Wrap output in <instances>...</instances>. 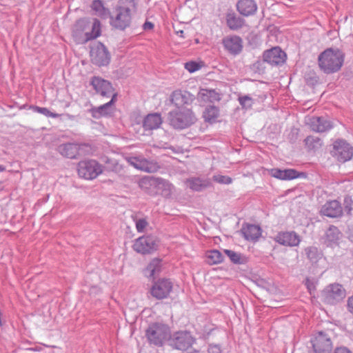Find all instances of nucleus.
Here are the masks:
<instances>
[{"label": "nucleus", "instance_id": "3", "mask_svg": "<svg viewBox=\"0 0 353 353\" xmlns=\"http://www.w3.org/2000/svg\"><path fill=\"white\" fill-rule=\"evenodd\" d=\"M145 336L150 343L157 346H162L171 336L170 330L163 323H154L149 325Z\"/></svg>", "mask_w": 353, "mask_h": 353}, {"label": "nucleus", "instance_id": "49", "mask_svg": "<svg viewBox=\"0 0 353 353\" xmlns=\"http://www.w3.org/2000/svg\"><path fill=\"white\" fill-rule=\"evenodd\" d=\"M347 307L348 310L353 314V296L348 299Z\"/></svg>", "mask_w": 353, "mask_h": 353}, {"label": "nucleus", "instance_id": "23", "mask_svg": "<svg viewBox=\"0 0 353 353\" xmlns=\"http://www.w3.org/2000/svg\"><path fill=\"white\" fill-rule=\"evenodd\" d=\"M162 268V261L158 258H154L150 261L147 267L143 270V274L149 279L154 280L159 275Z\"/></svg>", "mask_w": 353, "mask_h": 353}, {"label": "nucleus", "instance_id": "45", "mask_svg": "<svg viewBox=\"0 0 353 353\" xmlns=\"http://www.w3.org/2000/svg\"><path fill=\"white\" fill-rule=\"evenodd\" d=\"M305 144L307 145L309 147L311 146L312 144H314L312 145V148H314L315 146L318 145H321V140L320 139L312 136L307 137L305 140Z\"/></svg>", "mask_w": 353, "mask_h": 353}, {"label": "nucleus", "instance_id": "32", "mask_svg": "<svg viewBox=\"0 0 353 353\" xmlns=\"http://www.w3.org/2000/svg\"><path fill=\"white\" fill-rule=\"evenodd\" d=\"M219 116V110L214 105L207 107L203 112V118L205 121L213 123L216 122Z\"/></svg>", "mask_w": 353, "mask_h": 353}, {"label": "nucleus", "instance_id": "4", "mask_svg": "<svg viewBox=\"0 0 353 353\" xmlns=\"http://www.w3.org/2000/svg\"><path fill=\"white\" fill-rule=\"evenodd\" d=\"M345 296V290L339 283L330 284L321 292L323 301L330 305H335L341 302Z\"/></svg>", "mask_w": 353, "mask_h": 353}, {"label": "nucleus", "instance_id": "26", "mask_svg": "<svg viewBox=\"0 0 353 353\" xmlns=\"http://www.w3.org/2000/svg\"><path fill=\"white\" fill-rule=\"evenodd\" d=\"M341 236L339 230L336 227L331 225L325 233L324 243L330 247L336 246L339 244Z\"/></svg>", "mask_w": 353, "mask_h": 353}, {"label": "nucleus", "instance_id": "31", "mask_svg": "<svg viewBox=\"0 0 353 353\" xmlns=\"http://www.w3.org/2000/svg\"><path fill=\"white\" fill-rule=\"evenodd\" d=\"M91 8L95 12V14L102 19H106L110 14L109 9L105 8L101 0L93 1Z\"/></svg>", "mask_w": 353, "mask_h": 353}, {"label": "nucleus", "instance_id": "43", "mask_svg": "<svg viewBox=\"0 0 353 353\" xmlns=\"http://www.w3.org/2000/svg\"><path fill=\"white\" fill-rule=\"evenodd\" d=\"M184 67L190 73H193L201 68V65L196 61L187 62Z\"/></svg>", "mask_w": 353, "mask_h": 353}, {"label": "nucleus", "instance_id": "14", "mask_svg": "<svg viewBox=\"0 0 353 353\" xmlns=\"http://www.w3.org/2000/svg\"><path fill=\"white\" fill-rule=\"evenodd\" d=\"M263 57L269 64L278 65L285 61L286 54L279 47H274L264 52Z\"/></svg>", "mask_w": 353, "mask_h": 353}, {"label": "nucleus", "instance_id": "19", "mask_svg": "<svg viewBox=\"0 0 353 353\" xmlns=\"http://www.w3.org/2000/svg\"><path fill=\"white\" fill-rule=\"evenodd\" d=\"M270 174L272 176L281 180H292L305 176L304 172H299L294 169L281 170L274 168L270 170Z\"/></svg>", "mask_w": 353, "mask_h": 353}, {"label": "nucleus", "instance_id": "21", "mask_svg": "<svg viewBox=\"0 0 353 353\" xmlns=\"http://www.w3.org/2000/svg\"><path fill=\"white\" fill-rule=\"evenodd\" d=\"M276 241L283 245L294 247L299 245L301 238L295 232H285L279 233L276 237Z\"/></svg>", "mask_w": 353, "mask_h": 353}, {"label": "nucleus", "instance_id": "6", "mask_svg": "<svg viewBox=\"0 0 353 353\" xmlns=\"http://www.w3.org/2000/svg\"><path fill=\"white\" fill-rule=\"evenodd\" d=\"M133 14L126 10L116 7L113 14H110V26L117 30H124L128 28L132 22Z\"/></svg>", "mask_w": 353, "mask_h": 353}, {"label": "nucleus", "instance_id": "24", "mask_svg": "<svg viewBox=\"0 0 353 353\" xmlns=\"http://www.w3.org/2000/svg\"><path fill=\"white\" fill-rule=\"evenodd\" d=\"M57 151L63 157L72 159L79 154V145L75 143H63L58 146Z\"/></svg>", "mask_w": 353, "mask_h": 353}, {"label": "nucleus", "instance_id": "36", "mask_svg": "<svg viewBox=\"0 0 353 353\" xmlns=\"http://www.w3.org/2000/svg\"><path fill=\"white\" fill-rule=\"evenodd\" d=\"M208 263L210 264L221 263L223 261L222 253L218 250H212L206 253Z\"/></svg>", "mask_w": 353, "mask_h": 353}, {"label": "nucleus", "instance_id": "52", "mask_svg": "<svg viewBox=\"0 0 353 353\" xmlns=\"http://www.w3.org/2000/svg\"><path fill=\"white\" fill-rule=\"evenodd\" d=\"M5 168L3 165H0V172H3Z\"/></svg>", "mask_w": 353, "mask_h": 353}, {"label": "nucleus", "instance_id": "46", "mask_svg": "<svg viewBox=\"0 0 353 353\" xmlns=\"http://www.w3.org/2000/svg\"><path fill=\"white\" fill-rule=\"evenodd\" d=\"M305 285L308 292L312 295L316 290V285L314 281L313 280L310 279L309 278H307L305 281Z\"/></svg>", "mask_w": 353, "mask_h": 353}, {"label": "nucleus", "instance_id": "51", "mask_svg": "<svg viewBox=\"0 0 353 353\" xmlns=\"http://www.w3.org/2000/svg\"><path fill=\"white\" fill-rule=\"evenodd\" d=\"M176 34L180 36L181 37H184V32L183 30H179L176 32Z\"/></svg>", "mask_w": 353, "mask_h": 353}, {"label": "nucleus", "instance_id": "47", "mask_svg": "<svg viewBox=\"0 0 353 353\" xmlns=\"http://www.w3.org/2000/svg\"><path fill=\"white\" fill-rule=\"evenodd\" d=\"M208 353H221V347L218 345H210L208 347Z\"/></svg>", "mask_w": 353, "mask_h": 353}, {"label": "nucleus", "instance_id": "29", "mask_svg": "<svg viewBox=\"0 0 353 353\" xmlns=\"http://www.w3.org/2000/svg\"><path fill=\"white\" fill-rule=\"evenodd\" d=\"M226 23L230 30H236L243 26L245 21L234 12H231L226 14Z\"/></svg>", "mask_w": 353, "mask_h": 353}, {"label": "nucleus", "instance_id": "22", "mask_svg": "<svg viewBox=\"0 0 353 353\" xmlns=\"http://www.w3.org/2000/svg\"><path fill=\"white\" fill-rule=\"evenodd\" d=\"M342 212L341 205L336 200L327 201L321 210L322 214L331 218L340 216L342 214Z\"/></svg>", "mask_w": 353, "mask_h": 353}, {"label": "nucleus", "instance_id": "30", "mask_svg": "<svg viewBox=\"0 0 353 353\" xmlns=\"http://www.w3.org/2000/svg\"><path fill=\"white\" fill-rule=\"evenodd\" d=\"M188 186L192 190L199 192L208 187L210 183L208 179L193 177L187 180Z\"/></svg>", "mask_w": 353, "mask_h": 353}, {"label": "nucleus", "instance_id": "44", "mask_svg": "<svg viewBox=\"0 0 353 353\" xmlns=\"http://www.w3.org/2000/svg\"><path fill=\"white\" fill-rule=\"evenodd\" d=\"M148 225V223L145 219H139L135 221L136 229L138 232H143Z\"/></svg>", "mask_w": 353, "mask_h": 353}, {"label": "nucleus", "instance_id": "41", "mask_svg": "<svg viewBox=\"0 0 353 353\" xmlns=\"http://www.w3.org/2000/svg\"><path fill=\"white\" fill-rule=\"evenodd\" d=\"M157 183L159 188L163 189V190L167 191L168 193H170L172 190L173 185L165 179L157 178Z\"/></svg>", "mask_w": 353, "mask_h": 353}, {"label": "nucleus", "instance_id": "17", "mask_svg": "<svg viewBox=\"0 0 353 353\" xmlns=\"http://www.w3.org/2000/svg\"><path fill=\"white\" fill-rule=\"evenodd\" d=\"M307 123L312 130L316 132H325L333 128L332 122L323 117H310Z\"/></svg>", "mask_w": 353, "mask_h": 353}, {"label": "nucleus", "instance_id": "42", "mask_svg": "<svg viewBox=\"0 0 353 353\" xmlns=\"http://www.w3.org/2000/svg\"><path fill=\"white\" fill-rule=\"evenodd\" d=\"M213 180L220 184H230L232 183V179L228 176L216 174L212 177Z\"/></svg>", "mask_w": 353, "mask_h": 353}, {"label": "nucleus", "instance_id": "18", "mask_svg": "<svg viewBox=\"0 0 353 353\" xmlns=\"http://www.w3.org/2000/svg\"><path fill=\"white\" fill-rule=\"evenodd\" d=\"M128 162L134 168L148 173L154 172L159 168L157 163L149 161L144 158L132 157L129 158Z\"/></svg>", "mask_w": 353, "mask_h": 353}, {"label": "nucleus", "instance_id": "38", "mask_svg": "<svg viewBox=\"0 0 353 353\" xmlns=\"http://www.w3.org/2000/svg\"><path fill=\"white\" fill-rule=\"evenodd\" d=\"M216 94V92L214 90L201 89L198 94V97L201 101L208 102L215 99Z\"/></svg>", "mask_w": 353, "mask_h": 353}, {"label": "nucleus", "instance_id": "1", "mask_svg": "<svg viewBox=\"0 0 353 353\" xmlns=\"http://www.w3.org/2000/svg\"><path fill=\"white\" fill-rule=\"evenodd\" d=\"M345 54L339 48H327L319 54L318 63L325 74H332L341 70L343 65Z\"/></svg>", "mask_w": 353, "mask_h": 353}, {"label": "nucleus", "instance_id": "15", "mask_svg": "<svg viewBox=\"0 0 353 353\" xmlns=\"http://www.w3.org/2000/svg\"><path fill=\"white\" fill-rule=\"evenodd\" d=\"M117 94H113L111 99L108 103L99 105L98 107H92L90 110V112L92 117L99 119L102 117L110 115L114 109V104L117 100Z\"/></svg>", "mask_w": 353, "mask_h": 353}, {"label": "nucleus", "instance_id": "27", "mask_svg": "<svg viewBox=\"0 0 353 353\" xmlns=\"http://www.w3.org/2000/svg\"><path fill=\"white\" fill-rule=\"evenodd\" d=\"M162 118L160 114H149L143 119V127L145 130H156L160 128L162 124Z\"/></svg>", "mask_w": 353, "mask_h": 353}, {"label": "nucleus", "instance_id": "40", "mask_svg": "<svg viewBox=\"0 0 353 353\" xmlns=\"http://www.w3.org/2000/svg\"><path fill=\"white\" fill-rule=\"evenodd\" d=\"M238 100L242 108L245 110L250 109L254 102V100L248 95L239 97Z\"/></svg>", "mask_w": 353, "mask_h": 353}, {"label": "nucleus", "instance_id": "10", "mask_svg": "<svg viewBox=\"0 0 353 353\" xmlns=\"http://www.w3.org/2000/svg\"><path fill=\"white\" fill-rule=\"evenodd\" d=\"M173 289V283L169 279H159L155 281L150 290L151 294L157 299L161 300L169 296Z\"/></svg>", "mask_w": 353, "mask_h": 353}, {"label": "nucleus", "instance_id": "7", "mask_svg": "<svg viewBox=\"0 0 353 353\" xmlns=\"http://www.w3.org/2000/svg\"><path fill=\"white\" fill-rule=\"evenodd\" d=\"M331 154L339 162L345 163L350 161L353 157V147L345 140L339 139L333 143V149Z\"/></svg>", "mask_w": 353, "mask_h": 353}, {"label": "nucleus", "instance_id": "34", "mask_svg": "<svg viewBox=\"0 0 353 353\" xmlns=\"http://www.w3.org/2000/svg\"><path fill=\"white\" fill-rule=\"evenodd\" d=\"M223 252L234 264L243 265L248 262L247 257L240 253L227 249H225Z\"/></svg>", "mask_w": 353, "mask_h": 353}, {"label": "nucleus", "instance_id": "28", "mask_svg": "<svg viewBox=\"0 0 353 353\" xmlns=\"http://www.w3.org/2000/svg\"><path fill=\"white\" fill-rule=\"evenodd\" d=\"M242 232L245 239L256 241L261 236V229L259 225L250 224L243 228Z\"/></svg>", "mask_w": 353, "mask_h": 353}, {"label": "nucleus", "instance_id": "35", "mask_svg": "<svg viewBox=\"0 0 353 353\" xmlns=\"http://www.w3.org/2000/svg\"><path fill=\"white\" fill-rule=\"evenodd\" d=\"M116 7L126 10L128 12L134 14L137 10V3L136 0H119Z\"/></svg>", "mask_w": 353, "mask_h": 353}, {"label": "nucleus", "instance_id": "8", "mask_svg": "<svg viewBox=\"0 0 353 353\" xmlns=\"http://www.w3.org/2000/svg\"><path fill=\"white\" fill-rule=\"evenodd\" d=\"M314 353H330L332 343L328 335L323 332L314 334L310 340Z\"/></svg>", "mask_w": 353, "mask_h": 353}, {"label": "nucleus", "instance_id": "12", "mask_svg": "<svg viewBox=\"0 0 353 353\" xmlns=\"http://www.w3.org/2000/svg\"><path fill=\"white\" fill-rule=\"evenodd\" d=\"M90 85L95 90L96 93L104 97H112L113 94H117L112 83L101 77H93L90 80Z\"/></svg>", "mask_w": 353, "mask_h": 353}, {"label": "nucleus", "instance_id": "48", "mask_svg": "<svg viewBox=\"0 0 353 353\" xmlns=\"http://www.w3.org/2000/svg\"><path fill=\"white\" fill-rule=\"evenodd\" d=\"M333 353H352V351L345 346L337 347L334 349Z\"/></svg>", "mask_w": 353, "mask_h": 353}, {"label": "nucleus", "instance_id": "5", "mask_svg": "<svg viewBox=\"0 0 353 353\" xmlns=\"http://www.w3.org/2000/svg\"><path fill=\"white\" fill-rule=\"evenodd\" d=\"M103 172L102 165L92 159L81 161L78 163V174L87 180L97 178Z\"/></svg>", "mask_w": 353, "mask_h": 353}, {"label": "nucleus", "instance_id": "11", "mask_svg": "<svg viewBox=\"0 0 353 353\" xmlns=\"http://www.w3.org/2000/svg\"><path fill=\"white\" fill-rule=\"evenodd\" d=\"M195 341V339L188 331H179L173 334L171 345L177 350H185L190 347Z\"/></svg>", "mask_w": 353, "mask_h": 353}, {"label": "nucleus", "instance_id": "50", "mask_svg": "<svg viewBox=\"0 0 353 353\" xmlns=\"http://www.w3.org/2000/svg\"><path fill=\"white\" fill-rule=\"evenodd\" d=\"M143 28L145 30H151L154 28V24L150 21H145L143 23Z\"/></svg>", "mask_w": 353, "mask_h": 353}, {"label": "nucleus", "instance_id": "33", "mask_svg": "<svg viewBox=\"0 0 353 353\" xmlns=\"http://www.w3.org/2000/svg\"><path fill=\"white\" fill-rule=\"evenodd\" d=\"M307 259L314 264L324 260L323 254L316 247H308L305 250Z\"/></svg>", "mask_w": 353, "mask_h": 353}, {"label": "nucleus", "instance_id": "37", "mask_svg": "<svg viewBox=\"0 0 353 353\" xmlns=\"http://www.w3.org/2000/svg\"><path fill=\"white\" fill-rule=\"evenodd\" d=\"M101 34V23L98 19H94L92 26V31L85 33V40H92L97 38Z\"/></svg>", "mask_w": 353, "mask_h": 353}, {"label": "nucleus", "instance_id": "2", "mask_svg": "<svg viewBox=\"0 0 353 353\" xmlns=\"http://www.w3.org/2000/svg\"><path fill=\"white\" fill-rule=\"evenodd\" d=\"M170 125L175 129H185L196 121L194 113L190 108H175L168 113Z\"/></svg>", "mask_w": 353, "mask_h": 353}, {"label": "nucleus", "instance_id": "16", "mask_svg": "<svg viewBox=\"0 0 353 353\" xmlns=\"http://www.w3.org/2000/svg\"><path fill=\"white\" fill-rule=\"evenodd\" d=\"M194 99V95L185 90H175L170 96L171 102L176 108H184V105L192 103Z\"/></svg>", "mask_w": 353, "mask_h": 353}, {"label": "nucleus", "instance_id": "13", "mask_svg": "<svg viewBox=\"0 0 353 353\" xmlns=\"http://www.w3.org/2000/svg\"><path fill=\"white\" fill-rule=\"evenodd\" d=\"M156 243L152 236H143L137 239L133 249L138 253L148 254L155 250Z\"/></svg>", "mask_w": 353, "mask_h": 353}, {"label": "nucleus", "instance_id": "25", "mask_svg": "<svg viewBox=\"0 0 353 353\" xmlns=\"http://www.w3.org/2000/svg\"><path fill=\"white\" fill-rule=\"evenodd\" d=\"M236 8L239 13L245 17L254 14L257 10V5L254 0H239Z\"/></svg>", "mask_w": 353, "mask_h": 353}, {"label": "nucleus", "instance_id": "39", "mask_svg": "<svg viewBox=\"0 0 353 353\" xmlns=\"http://www.w3.org/2000/svg\"><path fill=\"white\" fill-rule=\"evenodd\" d=\"M32 109L34 112L41 114L47 117L57 119L61 117V114L56 112H52L47 108L34 106Z\"/></svg>", "mask_w": 353, "mask_h": 353}, {"label": "nucleus", "instance_id": "9", "mask_svg": "<svg viewBox=\"0 0 353 353\" xmlns=\"http://www.w3.org/2000/svg\"><path fill=\"white\" fill-rule=\"evenodd\" d=\"M90 58L92 63L99 66L107 65L110 61V54L108 49L100 42L91 47Z\"/></svg>", "mask_w": 353, "mask_h": 353}, {"label": "nucleus", "instance_id": "20", "mask_svg": "<svg viewBox=\"0 0 353 353\" xmlns=\"http://www.w3.org/2000/svg\"><path fill=\"white\" fill-rule=\"evenodd\" d=\"M225 49L233 55L239 54L243 49V41L239 36H231L223 39Z\"/></svg>", "mask_w": 353, "mask_h": 353}]
</instances>
